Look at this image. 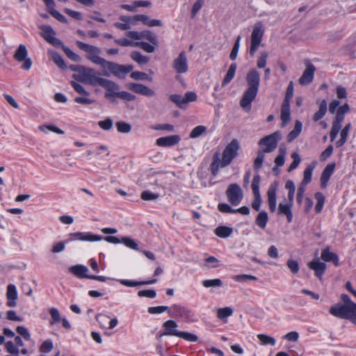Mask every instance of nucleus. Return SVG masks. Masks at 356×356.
<instances>
[{
    "instance_id": "nucleus-1",
    "label": "nucleus",
    "mask_w": 356,
    "mask_h": 356,
    "mask_svg": "<svg viewBox=\"0 0 356 356\" xmlns=\"http://www.w3.org/2000/svg\"><path fill=\"white\" fill-rule=\"evenodd\" d=\"M239 148L238 141L236 139H233L224 149L221 159L218 152L214 154L210 166L211 172L213 176L218 175L220 168H225L232 162L238 155Z\"/></svg>"
},
{
    "instance_id": "nucleus-2",
    "label": "nucleus",
    "mask_w": 356,
    "mask_h": 356,
    "mask_svg": "<svg viewBox=\"0 0 356 356\" xmlns=\"http://www.w3.org/2000/svg\"><path fill=\"white\" fill-rule=\"evenodd\" d=\"M246 81L248 88L240 101V106L243 110L250 111L251 109V103L255 99L259 90L260 74L255 69L250 70L247 73Z\"/></svg>"
},
{
    "instance_id": "nucleus-3",
    "label": "nucleus",
    "mask_w": 356,
    "mask_h": 356,
    "mask_svg": "<svg viewBox=\"0 0 356 356\" xmlns=\"http://www.w3.org/2000/svg\"><path fill=\"white\" fill-rule=\"evenodd\" d=\"M341 299L343 304L337 303L332 306L330 313L335 317L350 320L356 325V303L347 294H342Z\"/></svg>"
},
{
    "instance_id": "nucleus-4",
    "label": "nucleus",
    "mask_w": 356,
    "mask_h": 356,
    "mask_svg": "<svg viewBox=\"0 0 356 356\" xmlns=\"http://www.w3.org/2000/svg\"><path fill=\"white\" fill-rule=\"evenodd\" d=\"M73 78L77 81L88 83L92 86H100L104 79L98 76L97 72L94 69L85 66L80 69V73L73 74Z\"/></svg>"
},
{
    "instance_id": "nucleus-5",
    "label": "nucleus",
    "mask_w": 356,
    "mask_h": 356,
    "mask_svg": "<svg viewBox=\"0 0 356 356\" xmlns=\"http://www.w3.org/2000/svg\"><path fill=\"white\" fill-rule=\"evenodd\" d=\"M102 74L105 76H109L111 74L118 78H124V76L133 70L131 65H124L114 62L106 60L102 67Z\"/></svg>"
},
{
    "instance_id": "nucleus-6",
    "label": "nucleus",
    "mask_w": 356,
    "mask_h": 356,
    "mask_svg": "<svg viewBox=\"0 0 356 356\" xmlns=\"http://www.w3.org/2000/svg\"><path fill=\"white\" fill-rule=\"evenodd\" d=\"M76 44L80 49L87 53V59L96 65H99L102 68L103 67L106 60L99 56L100 48L81 41H76Z\"/></svg>"
},
{
    "instance_id": "nucleus-7",
    "label": "nucleus",
    "mask_w": 356,
    "mask_h": 356,
    "mask_svg": "<svg viewBox=\"0 0 356 356\" xmlns=\"http://www.w3.org/2000/svg\"><path fill=\"white\" fill-rule=\"evenodd\" d=\"M264 34V29L261 22H257L254 26L250 35V54L254 56L261 43Z\"/></svg>"
},
{
    "instance_id": "nucleus-8",
    "label": "nucleus",
    "mask_w": 356,
    "mask_h": 356,
    "mask_svg": "<svg viewBox=\"0 0 356 356\" xmlns=\"http://www.w3.org/2000/svg\"><path fill=\"white\" fill-rule=\"evenodd\" d=\"M281 139V134L279 131H275L270 135L262 138L259 145L263 148L261 150L266 153L273 152L277 146L279 140Z\"/></svg>"
},
{
    "instance_id": "nucleus-9",
    "label": "nucleus",
    "mask_w": 356,
    "mask_h": 356,
    "mask_svg": "<svg viewBox=\"0 0 356 356\" xmlns=\"http://www.w3.org/2000/svg\"><path fill=\"white\" fill-rule=\"evenodd\" d=\"M226 195L228 201L234 206L239 204L243 197V191L237 184H231L228 186Z\"/></svg>"
},
{
    "instance_id": "nucleus-10",
    "label": "nucleus",
    "mask_w": 356,
    "mask_h": 356,
    "mask_svg": "<svg viewBox=\"0 0 356 356\" xmlns=\"http://www.w3.org/2000/svg\"><path fill=\"white\" fill-rule=\"evenodd\" d=\"M70 84L74 90L81 95L74 98L76 103L80 104H91L95 102V100L89 98L90 92H88L82 85L74 81H72Z\"/></svg>"
},
{
    "instance_id": "nucleus-11",
    "label": "nucleus",
    "mask_w": 356,
    "mask_h": 356,
    "mask_svg": "<svg viewBox=\"0 0 356 356\" xmlns=\"http://www.w3.org/2000/svg\"><path fill=\"white\" fill-rule=\"evenodd\" d=\"M40 35L49 43L55 47L62 45V42L55 37L56 32L49 25H42L40 26Z\"/></svg>"
},
{
    "instance_id": "nucleus-12",
    "label": "nucleus",
    "mask_w": 356,
    "mask_h": 356,
    "mask_svg": "<svg viewBox=\"0 0 356 356\" xmlns=\"http://www.w3.org/2000/svg\"><path fill=\"white\" fill-rule=\"evenodd\" d=\"M27 56L28 51L26 46L19 44L14 54V58L18 62L24 61L22 67L25 70H29L32 66V60L30 58H27Z\"/></svg>"
},
{
    "instance_id": "nucleus-13",
    "label": "nucleus",
    "mask_w": 356,
    "mask_h": 356,
    "mask_svg": "<svg viewBox=\"0 0 356 356\" xmlns=\"http://www.w3.org/2000/svg\"><path fill=\"white\" fill-rule=\"evenodd\" d=\"M172 67L178 74H184L188 72V60L185 51L180 52L173 60Z\"/></svg>"
},
{
    "instance_id": "nucleus-14",
    "label": "nucleus",
    "mask_w": 356,
    "mask_h": 356,
    "mask_svg": "<svg viewBox=\"0 0 356 356\" xmlns=\"http://www.w3.org/2000/svg\"><path fill=\"white\" fill-rule=\"evenodd\" d=\"M306 69L304 70L302 76L298 80L300 85L305 86L312 82L316 71L315 66L309 60L305 62Z\"/></svg>"
},
{
    "instance_id": "nucleus-15",
    "label": "nucleus",
    "mask_w": 356,
    "mask_h": 356,
    "mask_svg": "<svg viewBox=\"0 0 356 356\" xmlns=\"http://www.w3.org/2000/svg\"><path fill=\"white\" fill-rule=\"evenodd\" d=\"M100 86L106 90V92L105 93V97L107 99H110L113 97H118V95L120 93V87L119 86L106 79H104Z\"/></svg>"
},
{
    "instance_id": "nucleus-16",
    "label": "nucleus",
    "mask_w": 356,
    "mask_h": 356,
    "mask_svg": "<svg viewBox=\"0 0 356 356\" xmlns=\"http://www.w3.org/2000/svg\"><path fill=\"white\" fill-rule=\"evenodd\" d=\"M127 87L135 93L142 95L145 97H153L155 92L149 87L138 83H129L127 84Z\"/></svg>"
},
{
    "instance_id": "nucleus-17",
    "label": "nucleus",
    "mask_w": 356,
    "mask_h": 356,
    "mask_svg": "<svg viewBox=\"0 0 356 356\" xmlns=\"http://www.w3.org/2000/svg\"><path fill=\"white\" fill-rule=\"evenodd\" d=\"M170 315L173 318L188 319L190 317V311L185 307L179 305H173L168 309Z\"/></svg>"
},
{
    "instance_id": "nucleus-18",
    "label": "nucleus",
    "mask_w": 356,
    "mask_h": 356,
    "mask_svg": "<svg viewBox=\"0 0 356 356\" xmlns=\"http://www.w3.org/2000/svg\"><path fill=\"white\" fill-rule=\"evenodd\" d=\"M70 236L73 239L85 241H99L103 239L102 236L94 234L90 232H75L70 234Z\"/></svg>"
},
{
    "instance_id": "nucleus-19",
    "label": "nucleus",
    "mask_w": 356,
    "mask_h": 356,
    "mask_svg": "<svg viewBox=\"0 0 356 356\" xmlns=\"http://www.w3.org/2000/svg\"><path fill=\"white\" fill-rule=\"evenodd\" d=\"M180 140L179 136L172 135L157 138L156 144L159 147H172L178 144Z\"/></svg>"
},
{
    "instance_id": "nucleus-20",
    "label": "nucleus",
    "mask_w": 356,
    "mask_h": 356,
    "mask_svg": "<svg viewBox=\"0 0 356 356\" xmlns=\"http://www.w3.org/2000/svg\"><path fill=\"white\" fill-rule=\"evenodd\" d=\"M277 184L274 183L271 184L268 190L267 196H268V204L269 207L270 211L273 213L276 209V204H277V197H276V191H277Z\"/></svg>"
},
{
    "instance_id": "nucleus-21",
    "label": "nucleus",
    "mask_w": 356,
    "mask_h": 356,
    "mask_svg": "<svg viewBox=\"0 0 356 356\" xmlns=\"http://www.w3.org/2000/svg\"><path fill=\"white\" fill-rule=\"evenodd\" d=\"M335 163H331L326 165L321 175V186L323 188L327 187V182L335 169Z\"/></svg>"
},
{
    "instance_id": "nucleus-22",
    "label": "nucleus",
    "mask_w": 356,
    "mask_h": 356,
    "mask_svg": "<svg viewBox=\"0 0 356 356\" xmlns=\"http://www.w3.org/2000/svg\"><path fill=\"white\" fill-rule=\"evenodd\" d=\"M6 298L8 299L7 305L10 307L16 306V300L17 299V292L16 286L14 284H8L7 286Z\"/></svg>"
},
{
    "instance_id": "nucleus-23",
    "label": "nucleus",
    "mask_w": 356,
    "mask_h": 356,
    "mask_svg": "<svg viewBox=\"0 0 356 356\" xmlns=\"http://www.w3.org/2000/svg\"><path fill=\"white\" fill-rule=\"evenodd\" d=\"M69 271L79 278L89 279L90 276V275L88 274V268L83 265L77 264L72 266L69 268Z\"/></svg>"
},
{
    "instance_id": "nucleus-24",
    "label": "nucleus",
    "mask_w": 356,
    "mask_h": 356,
    "mask_svg": "<svg viewBox=\"0 0 356 356\" xmlns=\"http://www.w3.org/2000/svg\"><path fill=\"white\" fill-rule=\"evenodd\" d=\"M163 327L164 328V335L177 337L179 332H180L177 330L178 327L177 323L173 320H168L165 321L163 323Z\"/></svg>"
},
{
    "instance_id": "nucleus-25",
    "label": "nucleus",
    "mask_w": 356,
    "mask_h": 356,
    "mask_svg": "<svg viewBox=\"0 0 356 356\" xmlns=\"http://www.w3.org/2000/svg\"><path fill=\"white\" fill-rule=\"evenodd\" d=\"M293 203H282L280 202L278 205V213L286 216L288 222H291L293 220L292 213Z\"/></svg>"
},
{
    "instance_id": "nucleus-26",
    "label": "nucleus",
    "mask_w": 356,
    "mask_h": 356,
    "mask_svg": "<svg viewBox=\"0 0 356 356\" xmlns=\"http://www.w3.org/2000/svg\"><path fill=\"white\" fill-rule=\"evenodd\" d=\"M308 266L310 269L315 271V275L318 278H321L326 268V265L318 259L309 262Z\"/></svg>"
},
{
    "instance_id": "nucleus-27",
    "label": "nucleus",
    "mask_w": 356,
    "mask_h": 356,
    "mask_svg": "<svg viewBox=\"0 0 356 356\" xmlns=\"http://www.w3.org/2000/svg\"><path fill=\"white\" fill-rule=\"evenodd\" d=\"M317 104H318V110L314 115L313 120L314 122L322 119L327 111V104L325 99L318 100Z\"/></svg>"
},
{
    "instance_id": "nucleus-28",
    "label": "nucleus",
    "mask_w": 356,
    "mask_h": 356,
    "mask_svg": "<svg viewBox=\"0 0 356 356\" xmlns=\"http://www.w3.org/2000/svg\"><path fill=\"white\" fill-rule=\"evenodd\" d=\"M340 102L338 100H333L329 105V111L332 114L336 113V115L333 121L341 124L345 118V115L337 111V108Z\"/></svg>"
},
{
    "instance_id": "nucleus-29",
    "label": "nucleus",
    "mask_w": 356,
    "mask_h": 356,
    "mask_svg": "<svg viewBox=\"0 0 356 356\" xmlns=\"http://www.w3.org/2000/svg\"><path fill=\"white\" fill-rule=\"evenodd\" d=\"M280 118L282 127L286 126L291 120L290 103L282 102Z\"/></svg>"
},
{
    "instance_id": "nucleus-30",
    "label": "nucleus",
    "mask_w": 356,
    "mask_h": 356,
    "mask_svg": "<svg viewBox=\"0 0 356 356\" xmlns=\"http://www.w3.org/2000/svg\"><path fill=\"white\" fill-rule=\"evenodd\" d=\"M321 257L324 261H332L335 266H339V257L337 254L330 252L328 248L322 250Z\"/></svg>"
},
{
    "instance_id": "nucleus-31",
    "label": "nucleus",
    "mask_w": 356,
    "mask_h": 356,
    "mask_svg": "<svg viewBox=\"0 0 356 356\" xmlns=\"http://www.w3.org/2000/svg\"><path fill=\"white\" fill-rule=\"evenodd\" d=\"M157 281L156 279H154L149 281H143V282H137V281H133V280H120L119 282L121 284L129 286V287H134L138 286H142V285H147V284H152L156 283Z\"/></svg>"
},
{
    "instance_id": "nucleus-32",
    "label": "nucleus",
    "mask_w": 356,
    "mask_h": 356,
    "mask_svg": "<svg viewBox=\"0 0 356 356\" xmlns=\"http://www.w3.org/2000/svg\"><path fill=\"white\" fill-rule=\"evenodd\" d=\"M302 122L299 120L296 121L293 129L290 131L287 136L288 142L293 141L301 132Z\"/></svg>"
},
{
    "instance_id": "nucleus-33",
    "label": "nucleus",
    "mask_w": 356,
    "mask_h": 356,
    "mask_svg": "<svg viewBox=\"0 0 356 356\" xmlns=\"http://www.w3.org/2000/svg\"><path fill=\"white\" fill-rule=\"evenodd\" d=\"M268 220V216L266 211L260 212L255 220V223L262 229H265Z\"/></svg>"
},
{
    "instance_id": "nucleus-34",
    "label": "nucleus",
    "mask_w": 356,
    "mask_h": 356,
    "mask_svg": "<svg viewBox=\"0 0 356 356\" xmlns=\"http://www.w3.org/2000/svg\"><path fill=\"white\" fill-rule=\"evenodd\" d=\"M236 70V63L231 64V65L229 66V67L228 69V71L227 72L226 75L225 76V77L223 79V81L222 83V86H226L233 79V78L234 77V75H235Z\"/></svg>"
},
{
    "instance_id": "nucleus-35",
    "label": "nucleus",
    "mask_w": 356,
    "mask_h": 356,
    "mask_svg": "<svg viewBox=\"0 0 356 356\" xmlns=\"http://www.w3.org/2000/svg\"><path fill=\"white\" fill-rule=\"evenodd\" d=\"M314 168V166L309 165L305 169L303 179L300 183V185L307 186V185L311 182Z\"/></svg>"
},
{
    "instance_id": "nucleus-36",
    "label": "nucleus",
    "mask_w": 356,
    "mask_h": 356,
    "mask_svg": "<svg viewBox=\"0 0 356 356\" xmlns=\"http://www.w3.org/2000/svg\"><path fill=\"white\" fill-rule=\"evenodd\" d=\"M232 233V228L226 226H220L215 229V234L220 238H227Z\"/></svg>"
},
{
    "instance_id": "nucleus-37",
    "label": "nucleus",
    "mask_w": 356,
    "mask_h": 356,
    "mask_svg": "<svg viewBox=\"0 0 356 356\" xmlns=\"http://www.w3.org/2000/svg\"><path fill=\"white\" fill-rule=\"evenodd\" d=\"M257 338L260 343L263 346L270 345L273 346L276 343L275 338L264 334H259Z\"/></svg>"
},
{
    "instance_id": "nucleus-38",
    "label": "nucleus",
    "mask_w": 356,
    "mask_h": 356,
    "mask_svg": "<svg viewBox=\"0 0 356 356\" xmlns=\"http://www.w3.org/2000/svg\"><path fill=\"white\" fill-rule=\"evenodd\" d=\"M233 309L229 307L220 308L217 310V316L220 320H225L227 317L232 316Z\"/></svg>"
},
{
    "instance_id": "nucleus-39",
    "label": "nucleus",
    "mask_w": 356,
    "mask_h": 356,
    "mask_svg": "<svg viewBox=\"0 0 356 356\" xmlns=\"http://www.w3.org/2000/svg\"><path fill=\"white\" fill-rule=\"evenodd\" d=\"M314 196L317 201L315 205V211L316 213H321L325 203V197L321 192L316 193Z\"/></svg>"
},
{
    "instance_id": "nucleus-40",
    "label": "nucleus",
    "mask_w": 356,
    "mask_h": 356,
    "mask_svg": "<svg viewBox=\"0 0 356 356\" xmlns=\"http://www.w3.org/2000/svg\"><path fill=\"white\" fill-rule=\"evenodd\" d=\"M59 47H62L65 55L72 60H73L74 62H80L81 60V58L80 56L75 54L69 47L65 46L63 43H62V45H60Z\"/></svg>"
},
{
    "instance_id": "nucleus-41",
    "label": "nucleus",
    "mask_w": 356,
    "mask_h": 356,
    "mask_svg": "<svg viewBox=\"0 0 356 356\" xmlns=\"http://www.w3.org/2000/svg\"><path fill=\"white\" fill-rule=\"evenodd\" d=\"M131 58L138 64H145L149 61L147 56H143L140 52L137 51L131 52Z\"/></svg>"
},
{
    "instance_id": "nucleus-42",
    "label": "nucleus",
    "mask_w": 356,
    "mask_h": 356,
    "mask_svg": "<svg viewBox=\"0 0 356 356\" xmlns=\"http://www.w3.org/2000/svg\"><path fill=\"white\" fill-rule=\"evenodd\" d=\"M141 39H146L150 43L155 46H158L159 42L156 36L149 31H144L141 32Z\"/></svg>"
},
{
    "instance_id": "nucleus-43",
    "label": "nucleus",
    "mask_w": 356,
    "mask_h": 356,
    "mask_svg": "<svg viewBox=\"0 0 356 356\" xmlns=\"http://www.w3.org/2000/svg\"><path fill=\"white\" fill-rule=\"evenodd\" d=\"M285 188L289 191L288 202L293 203L294 194L296 191L295 184L293 181L288 180L285 184Z\"/></svg>"
},
{
    "instance_id": "nucleus-44",
    "label": "nucleus",
    "mask_w": 356,
    "mask_h": 356,
    "mask_svg": "<svg viewBox=\"0 0 356 356\" xmlns=\"http://www.w3.org/2000/svg\"><path fill=\"white\" fill-rule=\"evenodd\" d=\"M51 56L55 64L61 69H66L67 66L60 54L56 51L51 52Z\"/></svg>"
},
{
    "instance_id": "nucleus-45",
    "label": "nucleus",
    "mask_w": 356,
    "mask_h": 356,
    "mask_svg": "<svg viewBox=\"0 0 356 356\" xmlns=\"http://www.w3.org/2000/svg\"><path fill=\"white\" fill-rule=\"evenodd\" d=\"M222 281L219 279H213V280H205L202 282V285L206 288L210 287H221L222 286Z\"/></svg>"
},
{
    "instance_id": "nucleus-46",
    "label": "nucleus",
    "mask_w": 356,
    "mask_h": 356,
    "mask_svg": "<svg viewBox=\"0 0 356 356\" xmlns=\"http://www.w3.org/2000/svg\"><path fill=\"white\" fill-rule=\"evenodd\" d=\"M268 58V53L266 51H261L257 60V67L259 69L264 68L266 65Z\"/></svg>"
},
{
    "instance_id": "nucleus-47",
    "label": "nucleus",
    "mask_w": 356,
    "mask_h": 356,
    "mask_svg": "<svg viewBox=\"0 0 356 356\" xmlns=\"http://www.w3.org/2000/svg\"><path fill=\"white\" fill-rule=\"evenodd\" d=\"M40 131L47 133V130L55 132L58 134H63L64 131L52 124H43L38 127Z\"/></svg>"
},
{
    "instance_id": "nucleus-48",
    "label": "nucleus",
    "mask_w": 356,
    "mask_h": 356,
    "mask_svg": "<svg viewBox=\"0 0 356 356\" xmlns=\"http://www.w3.org/2000/svg\"><path fill=\"white\" fill-rule=\"evenodd\" d=\"M121 243L130 249L135 250H139L138 245L136 241L129 237L124 236L121 238Z\"/></svg>"
},
{
    "instance_id": "nucleus-49",
    "label": "nucleus",
    "mask_w": 356,
    "mask_h": 356,
    "mask_svg": "<svg viewBox=\"0 0 356 356\" xmlns=\"http://www.w3.org/2000/svg\"><path fill=\"white\" fill-rule=\"evenodd\" d=\"M49 314L51 316V321L49 323L54 325L59 323L61 321V316L58 309L52 307L49 309Z\"/></svg>"
},
{
    "instance_id": "nucleus-50",
    "label": "nucleus",
    "mask_w": 356,
    "mask_h": 356,
    "mask_svg": "<svg viewBox=\"0 0 356 356\" xmlns=\"http://www.w3.org/2000/svg\"><path fill=\"white\" fill-rule=\"evenodd\" d=\"M118 131L120 133L127 134L131 130V125L125 122L120 121L115 123Z\"/></svg>"
},
{
    "instance_id": "nucleus-51",
    "label": "nucleus",
    "mask_w": 356,
    "mask_h": 356,
    "mask_svg": "<svg viewBox=\"0 0 356 356\" xmlns=\"http://www.w3.org/2000/svg\"><path fill=\"white\" fill-rule=\"evenodd\" d=\"M265 154H266V152H264L262 150H259L257 152V156L255 158L254 161V170H259L261 168L262 163H263L264 160Z\"/></svg>"
},
{
    "instance_id": "nucleus-52",
    "label": "nucleus",
    "mask_w": 356,
    "mask_h": 356,
    "mask_svg": "<svg viewBox=\"0 0 356 356\" xmlns=\"http://www.w3.org/2000/svg\"><path fill=\"white\" fill-rule=\"evenodd\" d=\"M341 129V124L332 121V128L330 132V138L331 141H334L340 129Z\"/></svg>"
},
{
    "instance_id": "nucleus-53",
    "label": "nucleus",
    "mask_w": 356,
    "mask_h": 356,
    "mask_svg": "<svg viewBox=\"0 0 356 356\" xmlns=\"http://www.w3.org/2000/svg\"><path fill=\"white\" fill-rule=\"evenodd\" d=\"M170 101L175 103L178 107L182 108L185 106V100L184 97L180 95L174 94L169 97Z\"/></svg>"
},
{
    "instance_id": "nucleus-54",
    "label": "nucleus",
    "mask_w": 356,
    "mask_h": 356,
    "mask_svg": "<svg viewBox=\"0 0 356 356\" xmlns=\"http://www.w3.org/2000/svg\"><path fill=\"white\" fill-rule=\"evenodd\" d=\"M286 154V151L285 148H280L279 154L275 159V163L277 167L282 166L284 164Z\"/></svg>"
},
{
    "instance_id": "nucleus-55",
    "label": "nucleus",
    "mask_w": 356,
    "mask_h": 356,
    "mask_svg": "<svg viewBox=\"0 0 356 356\" xmlns=\"http://www.w3.org/2000/svg\"><path fill=\"white\" fill-rule=\"evenodd\" d=\"M134 45L136 47H139L147 53H153L155 51V47L154 44H149L146 42H136Z\"/></svg>"
},
{
    "instance_id": "nucleus-56",
    "label": "nucleus",
    "mask_w": 356,
    "mask_h": 356,
    "mask_svg": "<svg viewBox=\"0 0 356 356\" xmlns=\"http://www.w3.org/2000/svg\"><path fill=\"white\" fill-rule=\"evenodd\" d=\"M207 128L204 126L199 125L195 127L190 133V138H196L206 132Z\"/></svg>"
},
{
    "instance_id": "nucleus-57",
    "label": "nucleus",
    "mask_w": 356,
    "mask_h": 356,
    "mask_svg": "<svg viewBox=\"0 0 356 356\" xmlns=\"http://www.w3.org/2000/svg\"><path fill=\"white\" fill-rule=\"evenodd\" d=\"M233 279L238 282H248L250 280H257V277L252 275H247V274H241V275H234Z\"/></svg>"
},
{
    "instance_id": "nucleus-58",
    "label": "nucleus",
    "mask_w": 356,
    "mask_h": 356,
    "mask_svg": "<svg viewBox=\"0 0 356 356\" xmlns=\"http://www.w3.org/2000/svg\"><path fill=\"white\" fill-rule=\"evenodd\" d=\"M241 40V35H238V37L235 41V43L234 44V47L232 48V50L229 55V58L232 60H234L237 57V54H238L239 47H240Z\"/></svg>"
},
{
    "instance_id": "nucleus-59",
    "label": "nucleus",
    "mask_w": 356,
    "mask_h": 356,
    "mask_svg": "<svg viewBox=\"0 0 356 356\" xmlns=\"http://www.w3.org/2000/svg\"><path fill=\"white\" fill-rule=\"evenodd\" d=\"M291 157L293 159V161L289 165L288 168V172H291L292 170L297 168L301 161L300 157L297 152L292 153Z\"/></svg>"
},
{
    "instance_id": "nucleus-60",
    "label": "nucleus",
    "mask_w": 356,
    "mask_h": 356,
    "mask_svg": "<svg viewBox=\"0 0 356 356\" xmlns=\"http://www.w3.org/2000/svg\"><path fill=\"white\" fill-rule=\"evenodd\" d=\"M204 261L206 263L205 266L207 268H215L218 266L219 260L213 256L207 257L205 259Z\"/></svg>"
},
{
    "instance_id": "nucleus-61",
    "label": "nucleus",
    "mask_w": 356,
    "mask_h": 356,
    "mask_svg": "<svg viewBox=\"0 0 356 356\" xmlns=\"http://www.w3.org/2000/svg\"><path fill=\"white\" fill-rule=\"evenodd\" d=\"M177 337L188 341H196L198 339L195 334L187 332H180Z\"/></svg>"
},
{
    "instance_id": "nucleus-62",
    "label": "nucleus",
    "mask_w": 356,
    "mask_h": 356,
    "mask_svg": "<svg viewBox=\"0 0 356 356\" xmlns=\"http://www.w3.org/2000/svg\"><path fill=\"white\" fill-rule=\"evenodd\" d=\"M53 343L48 339L44 341L40 347V350L42 353H49L53 349Z\"/></svg>"
},
{
    "instance_id": "nucleus-63",
    "label": "nucleus",
    "mask_w": 356,
    "mask_h": 356,
    "mask_svg": "<svg viewBox=\"0 0 356 356\" xmlns=\"http://www.w3.org/2000/svg\"><path fill=\"white\" fill-rule=\"evenodd\" d=\"M349 132L341 129L340 132V139L336 142V147H342L347 141Z\"/></svg>"
},
{
    "instance_id": "nucleus-64",
    "label": "nucleus",
    "mask_w": 356,
    "mask_h": 356,
    "mask_svg": "<svg viewBox=\"0 0 356 356\" xmlns=\"http://www.w3.org/2000/svg\"><path fill=\"white\" fill-rule=\"evenodd\" d=\"M118 95V98H120L122 100L127 101V102H132V101L136 100V95H134L130 92H128L127 91H120V93Z\"/></svg>"
}]
</instances>
